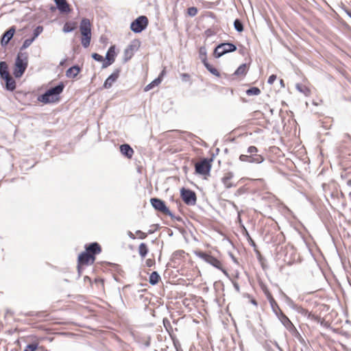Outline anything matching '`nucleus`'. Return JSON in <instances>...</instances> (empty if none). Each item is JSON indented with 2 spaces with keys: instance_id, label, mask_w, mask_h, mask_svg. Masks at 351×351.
<instances>
[{
  "instance_id": "9",
  "label": "nucleus",
  "mask_w": 351,
  "mask_h": 351,
  "mask_svg": "<svg viewBox=\"0 0 351 351\" xmlns=\"http://www.w3.org/2000/svg\"><path fill=\"white\" fill-rule=\"evenodd\" d=\"M195 167L197 173L200 175H207L210 171L211 165L207 159L204 158L197 162Z\"/></svg>"
},
{
  "instance_id": "51",
  "label": "nucleus",
  "mask_w": 351,
  "mask_h": 351,
  "mask_svg": "<svg viewBox=\"0 0 351 351\" xmlns=\"http://www.w3.org/2000/svg\"><path fill=\"white\" fill-rule=\"evenodd\" d=\"M206 34L207 36H210V35L212 34H211V30H210V29H207V30L206 31Z\"/></svg>"
},
{
  "instance_id": "16",
  "label": "nucleus",
  "mask_w": 351,
  "mask_h": 351,
  "mask_svg": "<svg viewBox=\"0 0 351 351\" xmlns=\"http://www.w3.org/2000/svg\"><path fill=\"white\" fill-rule=\"evenodd\" d=\"M54 1L60 12L68 13L70 12L69 5L66 0H54Z\"/></svg>"
},
{
  "instance_id": "22",
  "label": "nucleus",
  "mask_w": 351,
  "mask_h": 351,
  "mask_svg": "<svg viewBox=\"0 0 351 351\" xmlns=\"http://www.w3.org/2000/svg\"><path fill=\"white\" fill-rule=\"evenodd\" d=\"M10 75V73L8 71V66L5 62L1 61L0 62V77L1 79H4L8 77Z\"/></svg>"
},
{
  "instance_id": "46",
  "label": "nucleus",
  "mask_w": 351,
  "mask_h": 351,
  "mask_svg": "<svg viewBox=\"0 0 351 351\" xmlns=\"http://www.w3.org/2000/svg\"><path fill=\"white\" fill-rule=\"evenodd\" d=\"M181 77H182L183 80L186 81V80H188L190 77V75L189 74H187V73H182L181 75Z\"/></svg>"
},
{
  "instance_id": "53",
  "label": "nucleus",
  "mask_w": 351,
  "mask_h": 351,
  "mask_svg": "<svg viewBox=\"0 0 351 351\" xmlns=\"http://www.w3.org/2000/svg\"><path fill=\"white\" fill-rule=\"evenodd\" d=\"M296 87H297L298 90H299L300 92H302V91H303V90H302V88H301V87H300V86L299 84H297V85H296Z\"/></svg>"
},
{
  "instance_id": "25",
  "label": "nucleus",
  "mask_w": 351,
  "mask_h": 351,
  "mask_svg": "<svg viewBox=\"0 0 351 351\" xmlns=\"http://www.w3.org/2000/svg\"><path fill=\"white\" fill-rule=\"evenodd\" d=\"M264 161V158L260 154L250 155V162L260 164Z\"/></svg>"
},
{
  "instance_id": "48",
  "label": "nucleus",
  "mask_w": 351,
  "mask_h": 351,
  "mask_svg": "<svg viewBox=\"0 0 351 351\" xmlns=\"http://www.w3.org/2000/svg\"><path fill=\"white\" fill-rule=\"evenodd\" d=\"M267 300H268V301H269V304H273V303L276 302V300H274V298H273V296H269V298H267Z\"/></svg>"
},
{
  "instance_id": "19",
  "label": "nucleus",
  "mask_w": 351,
  "mask_h": 351,
  "mask_svg": "<svg viewBox=\"0 0 351 351\" xmlns=\"http://www.w3.org/2000/svg\"><path fill=\"white\" fill-rule=\"evenodd\" d=\"M121 153L128 158H131L134 154V150L128 144H123L120 146Z\"/></svg>"
},
{
  "instance_id": "39",
  "label": "nucleus",
  "mask_w": 351,
  "mask_h": 351,
  "mask_svg": "<svg viewBox=\"0 0 351 351\" xmlns=\"http://www.w3.org/2000/svg\"><path fill=\"white\" fill-rule=\"evenodd\" d=\"M257 152L258 149L255 146H250L247 150V152L249 154V155H255L256 154Z\"/></svg>"
},
{
  "instance_id": "47",
  "label": "nucleus",
  "mask_w": 351,
  "mask_h": 351,
  "mask_svg": "<svg viewBox=\"0 0 351 351\" xmlns=\"http://www.w3.org/2000/svg\"><path fill=\"white\" fill-rule=\"evenodd\" d=\"M128 235L132 239H136L134 234L131 231H128Z\"/></svg>"
},
{
  "instance_id": "7",
  "label": "nucleus",
  "mask_w": 351,
  "mask_h": 351,
  "mask_svg": "<svg viewBox=\"0 0 351 351\" xmlns=\"http://www.w3.org/2000/svg\"><path fill=\"white\" fill-rule=\"evenodd\" d=\"M180 195L186 204L193 206L196 204L197 196L194 191L182 188L180 191Z\"/></svg>"
},
{
  "instance_id": "30",
  "label": "nucleus",
  "mask_w": 351,
  "mask_h": 351,
  "mask_svg": "<svg viewBox=\"0 0 351 351\" xmlns=\"http://www.w3.org/2000/svg\"><path fill=\"white\" fill-rule=\"evenodd\" d=\"M261 93V90L257 87H252L246 90V94L249 96L258 95Z\"/></svg>"
},
{
  "instance_id": "35",
  "label": "nucleus",
  "mask_w": 351,
  "mask_h": 351,
  "mask_svg": "<svg viewBox=\"0 0 351 351\" xmlns=\"http://www.w3.org/2000/svg\"><path fill=\"white\" fill-rule=\"evenodd\" d=\"M75 27L72 26L71 24L66 23L64 24L63 27V32L65 33H69L74 30Z\"/></svg>"
},
{
  "instance_id": "38",
  "label": "nucleus",
  "mask_w": 351,
  "mask_h": 351,
  "mask_svg": "<svg viewBox=\"0 0 351 351\" xmlns=\"http://www.w3.org/2000/svg\"><path fill=\"white\" fill-rule=\"evenodd\" d=\"M92 58L95 60V61H97V62H104V61H105L104 57L97 53H93L92 55H91Z\"/></svg>"
},
{
  "instance_id": "57",
  "label": "nucleus",
  "mask_w": 351,
  "mask_h": 351,
  "mask_svg": "<svg viewBox=\"0 0 351 351\" xmlns=\"http://www.w3.org/2000/svg\"><path fill=\"white\" fill-rule=\"evenodd\" d=\"M280 83L282 87L285 86L284 81L282 80H280Z\"/></svg>"
},
{
  "instance_id": "44",
  "label": "nucleus",
  "mask_w": 351,
  "mask_h": 351,
  "mask_svg": "<svg viewBox=\"0 0 351 351\" xmlns=\"http://www.w3.org/2000/svg\"><path fill=\"white\" fill-rule=\"evenodd\" d=\"M276 80V75L273 74L269 77L267 83L269 84H272Z\"/></svg>"
},
{
  "instance_id": "42",
  "label": "nucleus",
  "mask_w": 351,
  "mask_h": 351,
  "mask_svg": "<svg viewBox=\"0 0 351 351\" xmlns=\"http://www.w3.org/2000/svg\"><path fill=\"white\" fill-rule=\"evenodd\" d=\"M154 264H155V261H154V259H152V258H148L145 261V265L148 267H152Z\"/></svg>"
},
{
  "instance_id": "18",
  "label": "nucleus",
  "mask_w": 351,
  "mask_h": 351,
  "mask_svg": "<svg viewBox=\"0 0 351 351\" xmlns=\"http://www.w3.org/2000/svg\"><path fill=\"white\" fill-rule=\"evenodd\" d=\"M234 177V174L232 172H228L224 175V176L221 178V182L225 186L226 189H230L233 186H235L234 184H233L231 182L232 178Z\"/></svg>"
},
{
  "instance_id": "12",
  "label": "nucleus",
  "mask_w": 351,
  "mask_h": 351,
  "mask_svg": "<svg viewBox=\"0 0 351 351\" xmlns=\"http://www.w3.org/2000/svg\"><path fill=\"white\" fill-rule=\"evenodd\" d=\"M95 260V257H92L86 251L81 253L78 256V267L80 265L93 264Z\"/></svg>"
},
{
  "instance_id": "43",
  "label": "nucleus",
  "mask_w": 351,
  "mask_h": 351,
  "mask_svg": "<svg viewBox=\"0 0 351 351\" xmlns=\"http://www.w3.org/2000/svg\"><path fill=\"white\" fill-rule=\"evenodd\" d=\"M136 234L138 235V237L141 239H145L147 237V234L142 232L141 230H137Z\"/></svg>"
},
{
  "instance_id": "32",
  "label": "nucleus",
  "mask_w": 351,
  "mask_h": 351,
  "mask_svg": "<svg viewBox=\"0 0 351 351\" xmlns=\"http://www.w3.org/2000/svg\"><path fill=\"white\" fill-rule=\"evenodd\" d=\"M234 27L238 32H241L243 31V23L239 19H236L234 21Z\"/></svg>"
},
{
  "instance_id": "4",
  "label": "nucleus",
  "mask_w": 351,
  "mask_h": 351,
  "mask_svg": "<svg viewBox=\"0 0 351 351\" xmlns=\"http://www.w3.org/2000/svg\"><path fill=\"white\" fill-rule=\"evenodd\" d=\"M195 254L199 257L200 258L203 259L205 262L211 265L212 266L215 267V268L221 270L226 276H228V271L226 269L223 268L222 264L219 260H218L217 258L206 253L204 252H195Z\"/></svg>"
},
{
  "instance_id": "5",
  "label": "nucleus",
  "mask_w": 351,
  "mask_h": 351,
  "mask_svg": "<svg viewBox=\"0 0 351 351\" xmlns=\"http://www.w3.org/2000/svg\"><path fill=\"white\" fill-rule=\"evenodd\" d=\"M237 49V46L233 43H223L215 48L213 55L216 58H219L228 53L235 51Z\"/></svg>"
},
{
  "instance_id": "11",
  "label": "nucleus",
  "mask_w": 351,
  "mask_h": 351,
  "mask_svg": "<svg viewBox=\"0 0 351 351\" xmlns=\"http://www.w3.org/2000/svg\"><path fill=\"white\" fill-rule=\"evenodd\" d=\"M121 72V69H116L113 73L108 76V77L106 80L104 84V88H110L112 87L114 82L117 81V80L119 77V74Z\"/></svg>"
},
{
  "instance_id": "56",
  "label": "nucleus",
  "mask_w": 351,
  "mask_h": 351,
  "mask_svg": "<svg viewBox=\"0 0 351 351\" xmlns=\"http://www.w3.org/2000/svg\"><path fill=\"white\" fill-rule=\"evenodd\" d=\"M346 13L348 16L351 19V12L350 11H346Z\"/></svg>"
},
{
  "instance_id": "10",
  "label": "nucleus",
  "mask_w": 351,
  "mask_h": 351,
  "mask_svg": "<svg viewBox=\"0 0 351 351\" xmlns=\"http://www.w3.org/2000/svg\"><path fill=\"white\" fill-rule=\"evenodd\" d=\"M115 46L112 45L111 47H110L106 54L105 61H104V62L102 63L101 68H107L108 66L113 64L115 60Z\"/></svg>"
},
{
  "instance_id": "33",
  "label": "nucleus",
  "mask_w": 351,
  "mask_h": 351,
  "mask_svg": "<svg viewBox=\"0 0 351 351\" xmlns=\"http://www.w3.org/2000/svg\"><path fill=\"white\" fill-rule=\"evenodd\" d=\"M270 306H271V308L273 312L274 313V314L276 316H278V315H279L280 312H282L276 302L270 304Z\"/></svg>"
},
{
  "instance_id": "20",
  "label": "nucleus",
  "mask_w": 351,
  "mask_h": 351,
  "mask_svg": "<svg viewBox=\"0 0 351 351\" xmlns=\"http://www.w3.org/2000/svg\"><path fill=\"white\" fill-rule=\"evenodd\" d=\"M80 67L77 65H74L71 67H70L66 71V76L67 77H75L78 73L80 72Z\"/></svg>"
},
{
  "instance_id": "50",
  "label": "nucleus",
  "mask_w": 351,
  "mask_h": 351,
  "mask_svg": "<svg viewBox=\"0 0 351 351\" xmlns=\"http://www.w3.org/2000/svg\"><path fill=\"white\" fill-rule=\"evenodd\" d=\"M247 237L249 238V239L250 240V241L252 242L251 243V245H255V243L254 242V241L251 239V237H250V234L248 232H247Z\"/></svg>"
},
{
  "instance_id": "13",
  "label": "nucleus",
  "mask_w": 351,
  "mask_h": 351,
  "mask_svg": "<svg viewBox=\"0 0 351 351\" xmlns=\"http://www.w3.org/2000/svg\"><path fill=\"white\" fill-rule=\"evenodd\" d=\"M15 30V27L12 26L3 33L1 39V45L2 47H4L9 43V42L13 38Z\"/></svg>"
},
{
  "instance_id": "37",
  "label": "nucleus",
  "mask_w": 351,
  "mask_h": 351,
  "mask_svg": "<svg viewBox=\"0 0 351 351\" xmlns=\"http://www.w3.org/2000/svg\"><path fill=\"white\" fill-rule=\"evenodd\" d=\"M187 14L190 16H195L197 14V9L195 7H191L187 9Z\"/></svg>"
},
{
  "instance_id": "31",
  "label": "nucleus",
  "mask_w": 351,
  "mask_h": 351,
  "mask_svg": "<svg viewBox=\"0 0 351 351\" xmlns=\"http://www.w3.org/2000/svg\"><path fill=\"white\" fill-rule=\"evenodd\" d=\"M34 38L25 39L22 45V46L20 48V51H22L23 50L29 47L32 45V43L34 42Z\"/></svg>"
},
{
  "instance_id": "6",
  "label": "nucleus",
  "mask_w": 351,
  "mask_h": 351,
  "mask_svg": "<svg viewBox=\"0 0 351 351\" xmlns=\"http://www.w3.org/2000/svg\"><path fill=\"white\" fill-rule=\"evenodd\" d=\"M148 25V19L145 16H140L131 23L130 29L134 33H141L146 29Z\"/></svg>"
},
{
  "instance_id": "54",
  "label": "nucleus",
  "mask_w": 351,
  "mask_h": 351,
  "mask_svg": "<svg viewBox=\"0 0 351 351\" xmlns=\"http://www.w3.org/2000/svg\"><path fill=\"white\" fill-rule=\"evenodd\" d=\"M347 185L351 188V180L347 181Z\"/></svg>"
},
{
  "instance_id": "49",
  "label": "nucleus",
  "mask_w": 351,
  "mask_h": 351,
  "mask_svg": "<svg viewBox=\"0 0 351 351\" xmlns=\"http://www.w3.org/2000/svg\"><path fill=\"white\" fill-rule=\"evenodd\" d=\"M264 292H265V294L267 298H269V296H272L271 293L267 289L264 290Z\"/></svg>"
},
{
  "instance_id": "45",
  "label": "nucleus",
  "mask_w": 351,
  "mask_h": 351,
  "mask_svg": "<svg viewBox=\"0 0 351 351\" xmlns=\"http://www.w3.org/2000/svg\"><path fill=\"white\" fill-rule=\"evenodd\" d=\"M233 286L235 289V290L237 291V292H240V287L239 285V284L236 282H233Z\"/></svg>"
},
{
  "instance_id": "15",
  "label": "nucleus",
  "mask_w": 351,
  "mask_h": 351,
  "mask_svg": "<svg viewBox=\"0 0 351 351\" xmlns=\"http://www.w3.org/2000/svg\"><path fill=\"white\" fill-rule=\"evenodd\" d=\"M86 251L89 254H91L92 257H95L96 254H98L101 252V249L97 243L94 242L86 247Z\"/></svg>"
},
{
  "instance_id": "40",
  "label": "nucleus",
  "mask_w": 351,
  "mask_h": 351,
  "mask_svg": "<svg viewBox=\"0 0 351 351\" xmlns=\"http://www.w3.org/2000/svg\"><path fill=\"white\" fill-rule=\"evenodd\" d=\"M239 160L242 162H250V155L241 154L239 156Z\"/></svg>"
},
{
  "instance_id": "1",
  "label": "nucleus",
  "mask_w": 351,
  "mask_h": 351,
  "mask_svg": "<svg viewBox=\"0 0 351 351\" xmlns=\"http://www.w3.org/2000/svg\"><path fill=\"white\" fill-rule=\"evenodd\" d=\"M64 85L60 82L57 86L48 89L44 94L38 97V100L43 104L55 103L59 101V95L62 93Z\"/></svg>"
},
{
  "instance_id": "55",
  "label": "nucleus",
  "mask_w": 351,
  "mask_h": 351,
  "mask_svg": "<svg viewBox=\"0 0 351 351\" xmlns=\"http://www.w3.org/2000/svg\"><path fill=\"white\" fill-rule=\"evenodd\" d=\"M285 297L287 301L291 302V300L287 295H285Z\"/></svg>"
},
{
  "instance_id": "28",
  "label": "nucleus",
  "mask_w": 351,
  "mask_h": 351,
  "mask_svg": "<svg viewBox=\"0 0 351 351\" xmlns=\"http://www.w3.org/2000/svg\"><path fill=\"white\" fill-rule=\"evenodd\" d=\"M199 56L203 64L207 62V50L205 47L199 48Z\"/></svg>"
},
{
  "instance_id": "17",
  "label": "nucleus",
  "mask_w": 351,
  "mask_h": 351,
  "mask_svg": "<svg viewBox=\"0 0 351 351\" xmlns=\"http://www.w3.org/2000/svg\"><path fill=\"white\" fill-rule=\"evenodd\" d=\"M136 49V46L132 44L127 47V48L124 50L123 60L125 62H128L132 58V57L134 56V51Z\"/></svg>"
},
{
  "instance_id": "14",
  "label": "nucleus",
  "mask_w": 351,
  "mask_h": 351,
  "mask_svg": "<svg viewBox=\"0 0 351 351\" xmlns=\"http://www.w3.org/2000/svg\"><path fill=\"white\" fill-rule=\"evenodd\" d=\"M277 317L282 324V325L289 331L296 330L295 326L288 318V317L283 313V312H280L279 315H278Z\"/></svg>"
},
{
  "instance_id": "60",
  "label": "nucleus",
  "mask_w": 351,
  "mask_h": 351,
  "mask_svg": "<svg viewBox=\"0 0 351 351\" xmlns=\"http://www.w3.org/2000/svg\"><path fill=\"white\" fill-rule=\"evenodd\" d=\"M148 233H149V234H152V230H149Z\"/></svg>"
},
{
  "instance_id": "21",
  "label": "nucleus",
  "mask_w": 351,
  "mask_h": 351,
  "mask_svg": "<svg viewBox=\"0 0 351 351\" xmlns=\"http://www.w3.org/2000/svg\"><path fill=\"white\" fill-rule=\"evenodd\" d=\"M3 80L5 82V88L8 90L13 91L16 88L15 80L10 75L4 78Z\"/></svg>"
},
{
  "instance_id": "52",
  "label": "nucleus",
  "mask_w": 351,
  "mask_h": 351,
  "mask_svg": "<svg viewBox=\"0 0 351 351\" xmlns=\"http://www.w3.org/2000/svg\"><path fill=\"white\" fill-rule=\"evenodd\" d=\"M66 59L62 60L60 62V65L63 66V65H64V62H66Z\"/></svg>"
},
{
  "instance_id": "8",
  "label": "nucleus",
  "mask_w": 351,
  "mask_h": 351,
  "mask_svg": "<svg viewBox=\"0 0 351 351\" xmlns=\"http://www.w3.org/2000/svg\"><path fill=\"white\" fill-rule=\"evenodd\" d=\"M150 202L152 206L157 210L167 215L170 217H173L171 212L169 209L166 206L164 201L158 199V198H152L150 199Z\"/></svg>"
},
{
  "instance_id": "59",
  "label": "nucleus",
  "mask_w": 351,
  "mask_h": 351,
  "mask_svg": "<svg viewBox=\"0 0 351 351\" xmlns=\"http://www.w3.org/2000/svg\"><path fill=\"white\" fill-rule=\"evenodd\" d=\"M252 303H253V304H256V301H255V300H253V301H252Z\"/></svg>"
},
{
  "instance_id": "23",
  "label": "nucleus",
  "mask_w": 351,
  "mask_h": 351,
  "mask_svg": "<svg viewBox=\"0 0 351 351\" xmlns=\"http://www.w3.org/2000/svg\"><path fill=\"white\" fill-rule=\"evenodd\" d=\"M163 73H164V71H162L160 75L156 79H155L151 83L147 84L145 87V91H149V90L152 89L154 87H155V86H158V84H160L161 83V81H162L161 76L163 75Z\"/></svg>"
},
{
  "instance_id": "29",
  "label": "nucleus",
  "mask_w": 351,
  "mask_h": 351,
  "mask_svg": "<svg viewBox=\"0 0 351 351\" xmlns=\"http://www.w3.org/2000/svg\"><path fill=\"white\" fill-rule=\"evenodd\" d=\"M204 65L205 66V67L206 68V69L210 72L213 75L217 76V77H219L220 76V73L218 71V70L217 69H215V67H213L211 64H210L208 61L205 63H204Z\"/></svg>"
},
{
  "instance_id": "26",
  "label": "nucleus",
  "mask_w": 351,
  "mask_h": 351,
  "mask_svg": "<svg viewBox=\"0 0 351 351\" xmlns=\"http://www.w3.org/2000/svg\"><path fill=\"white\" fill-rule=\"evenodd\" d=\"M160 278V277L157 271H153L149 276V282L152 285H155L158 282Z\"/></svg>"
},
{
  "instance_id": "36",
  "label": "nucleus",
  "mask_w": 351,
  "mask_h": 351,
  "mask_svg": "<svg viewBox=\"0 0 351 351\" xmlns=\"http://www.w3.org/2000/svg\"><path fill=\"white\" fill-rule=\"evenodd\" d=\"M38 348L37 343L28 344L24 349L23 351H35Z\"/></svg>"
},
{
  "instance_id": "24",
  "label": "nucleus",
  "mask_w": 351,
  "mask_h": 351,
  "mask_svg": "<svg viewBox=\"0 0 351 351\" xmlns=\"http://www.w3.org/2000/svg\"><path fill=\"white\" fill-rule=\"evenodd\" d=\"M247 64L244 63L241 64L237 69L234 71V75H245L247 71Z\"/></svg>"
},
{
  "instance_id": "58",
  "label": "nucleus",
  "mask_w": 351,
  "mask_h": 351,
  "mask_svg": "<svg viewBox=\"0 0 351 351\" xmlns=\"http://www.w3.org/2000/svg\"><path fill=\"white\" fill-rule=\"evenodd\" d=\"M346 136L348 137V138H350V136L348 134H346Z\"/></svg>"
},
{
  "instance_id": "27",
  "label": "nucleus",
  "mask_w": 351,
  "mask_h": 351,
  "mask_svg": "<svg viewBox=\"0 0 351 351\" xmlns=\"http://www.w3.org/2000/svg\"><path fill=\"white\" fill-rule=\"evenodd\" d=\"M148 247L145 243L140 244L138 247V254L142 258H145L148 253Z\"/></svg>"
},
{
  "instance_id": "2",
  "label": "nucleus",
  "mask_w": 351,
  "mask_h": 351,
  "mask_svg": "<svg viewBox=\"0 0 351 351\" xmlns=\"http://www.w3.org/2000/svg\"><path fill=\"white\" fill-rule=\"evenodd\" d=\"M28 66V55L26 52L19 51L15 60L13 75L16 78H20L25 73Z\"/></svg>"
},
{
  "instance_id": "34",
  "label": "nucleus",
  "mask_w": 351,
  "mask_h": 351,
  "mask_svg": "<svg viewBox=\"0 0 351 351\" xmlns=\"http://www.w3.org/2000/svg\"><path fill=\"white\" fill-rule=\"evenodd\" d=\"M43 27L42 26H37L33 32V37L34 40L42 33Z\"/></svg>"
},
{
  "instance_id": "41",
  "label": "nucleus",
  "mask_w": 351,
  "mask_h": 351,
  "mask_svg": "<svg viewBox=\"0 0 351 351\" xmlns=\"http://www.w3.org/2000/svg\"><path fill=\"white\" fill-rule=\"evenodd\" d=\"M142 343L145 347H149L150 346V337H146L142 339Z\"/></svg>"
},
{
  "instance_id": "3",
  "label": "nucleus",
  "mask_w": 351,
  "mask_h": 351,
  "mask_svg": "<svg viewBox=\"0 0 351 351\" xmlns=\"http://www.w3.org/2000/svg\"><path fill=\"white\" fill-rule=\"evenodd\" d=\"M80 30L82 34L81 43L84 48L90 45L91 40V25L90 20L86 18L82 19L80 25Z\"/></svg>"
}]
</instances>
